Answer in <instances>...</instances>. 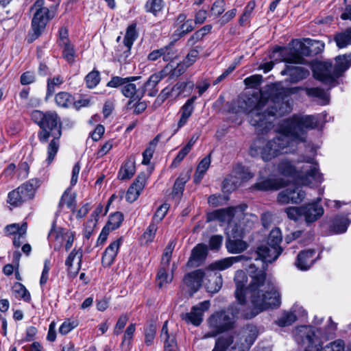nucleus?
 <instances>
[{
    "label": "nucleus",
    "instance_id": "nucleus-1",
    "mask_svg": "<svg viewBox=\"0 0 351 351\" xmlns=\"http://www.w3.org/2000/svg\"><path fill=\"white\" fill-rule=\"evenodd\" d=\"M281 241V231L275 228L270 232L267 242L250 253V258L256 263H251L248 266L247 272L252 278L250 289L252 302L261 309L269 305L280 306L281 303L278 287L274 281L266 280L265 272L267 263L276 261L282 253Z\"/></svg>",
    "mask_w": 351,
    "mask_h": 351
},
{
    "label": "nucleus",
    "instance_id": "nucleus-2",
    "mask_svg": "<svg viewBox=\"0 0 351 351\" xmlns=\"http://www.w3.org/2000/svg\"><path fill=\"white\" fill-rule=\"evenodd\" d=\"M241 110L248 115L250 123L261 133H266L274 126V121L291 110L286 97L267 98L261 92L244 96L239 101Z\"/></svg>",
    "mask_w": 351,
    "mask_h": 351
},
{
    "label": "nucleus",
    "instance_id": "nucleus-3",
    "mask_svg": "<svg viewBox=\"0 0 351 351\" xmlns=\"http://www.w3.org/2000/svg\"><path fill=\"white\" fill-rule=\"evenodd\" d=\"M236 284L235 297L238 303L230 305L227 309L219 311L212 314L208 319V326L209 328H215L220 333L232 330L234 328L236 319L240 317H244L250 319L256 316L258 313L267 308H278L280 306L269 305L263 309L259 308L252 302V292L250 285L247 289V293L249 295L251 304L253 307V311L249 315L244 313L243 305L245 303V286L246 282V276L245 273L240 270L236 272L234 276Z\"/></svg>",
    "mask_w": 351,
    "mask_h": 351
},
{
    "label": "nucleus",
    "instance_id": "nucleus-4",
    "mask_svg": "<svg viewBox=\"0 0 351 351\" xmlns=\"http://www.w3.org/2000/svg\"><path fill=\"white\" fill-rule=\"evenodd\" d=\"M32 119L37 124L40 131L38 133L39 141L45 143L52 138L47 146L46 161L50 164L53 160L60 148V138L62 136V123L60 118L55 111L43 112L34 110Z\"/></svg>",
    "mask_w": 351,
    "mask_h": 351
},
{
    "label": "nucleus",
    "instance_id": "nucleus-5",
    "mask_svg": "<svg viewBox=\"0 0 351 351\" xmlns=\"http://www.w3.org/2000/svg\"><path fill=\"white\" fill-rule=\"evenodd\" d=\"M294 144L289 136L280 130L276 137L267 141L263 138L255 140L250 146V154L252 156H260L264 161H269L280 154L295 150Z\"/></svg>",
    "mask_w": 351,
    "mask_h": 351
},
{
    "label": "nucleus",
    "instance_id": "nucleus-6",
    "mask_svg": "<svg viewBox=\"0 0 351 351\" xmlns=\"http://www.w3.org/2000/svg\"><path fill=\"white\" fill-rule=\"evenodd\" d=\"M304 164L299 171L286 159L281 160L278 165V171L285 176H291L303 185H316L322 181L317 163L312 157H304L301 160Z\"/></svg>",
    "mask_w": 351,
    "mask_h": 351
},
{
    "label": "nucleus",
    "instance_id": "nucleus-7",
    "mask_svg": "<svg viewBox=\"0 0 351 351\" xmlns=\"http://www.w3.org/2000/svg\"><path fill=\"white\" fill-rule=\"evenodd\" d=\"M335 62V66L330 62L315 64L313 68L314 77L326 84L335 86L337 79L351 66V53L336 57Z\"/></svg>",
    "mask_w": 351,
    "mask_h": 351
},
{
    "label": "nucleus",
    "instance_id": "nucleus-8",
    "mask_svg": "<svg viewBox=\"0 0 351 351\" xmlns=\"http://www.w3.org/2000/svg\"><path fill=\"white\" fill-rule=\"evenodd\" d=\"M318 119L314 115L294 114L283 120L280 130L287 134L293 144L305 141L306 130L315 128Z\"/></svg>",
    "mask_w": 351,
    "mask_h": 351
},
{
    "label": "nucleus",
    "instance_id": "nucleus-9",
    "mask_svg": "<svg viewBox=\"0 0 351 351\" xmlns=\"http://www.w3.org/2000/svg\"><path fill=\"white\" fill-rule=\"evenodd\" d=\"M295 337L297 341L306 345L305 351H345L344 342L336 340L330 343L323 349L319 339L315 335L313 328L308 326H301L295 329Z\"/></svg>",
    "mask_w": 351,
    "mask_h": 351
},
{
    "label": "nucleus",
    "instance_id": "nucleus-10",
    "mask_svg": "<svg viewBox=\"0 0 351 351\" xmlns=\"http://www.w3.org/2000/svg\"><path fill=\"white\" fill-rule=\"evenodd\" d=\"M247 206L241 204L235 207H229L227 208L217 210L212 213L213 219L223 223H228V232L232 230V228H237L239 226H244L247 223V226L252 228L253 222L248 217V215L244 212Z\"/></svg>",
    "mask_w": 351,
    "mask_h": 351
},
{
    "label": "nucleus",
    "instance_id": "nucleus-11",
    "mask_svg": "<svg viewBox=\"0 0 351 351\" xmlns=\"http://www.w3.org/2000/svg\"><path fill=\"white\" fill-rule=\"evenodd\" d=\"M43 0H38L32 9L36 10L32 21V31L29 33L28 42L32 43L38 38L43 32L47 22L53 17L49 9L43 7Z\"/></svg>",
    "mask_w": 351,
    "mask_h": 351
},
{
    "label": "nucleus",
    "instance_id": "nucleus-12",
    "mask_svg": "<svg viewBox=\"0 0 351 351\" xmlns=\"http://www.w3.org/2000/svg\"><path fill=\"white\" fill-rule=\"evenodd\" d=\"M37 182L34 180L23 184L8 195V203L13 206H19L34 197Z\"/></svg>",
    "mask_w": 351,
    "mask_h": 351
},
{
    "label": "nucleus",
    "instance_id": "nucleus-13",
    "mask_svg": "<svg viewBox=\"0 0 351 351\" xmlns=\"http://www.w3.org/2000/svg\"><path fill=\"white\" fill-rule=\"evenodd\" d=\"M248 229L250 228L247 223L242 226L239 225V228H232V230L228 232V238L226 243V247L229 253L239 254L247 250L248 244L242 239Z\"/></svg>",
    "mask_w": 351,
    "mask_h": 351
},
{
    "label": "nucleus",
    "instance_id": "nucleus-14",
    "mask_svg": "<svg viewBox=\"0 0 351 351\" xmlns=\"http://www.w3.org/2000/svg\"><path fill=\"white\" fill-rule=\"evenodd\" d=\"M258 335L256 326L254 325H247L240 330L239 341H235L232 350H239V351H247L253 345Z\"/></svg>",
    "mask_w": 351,
    "mask_h": 351
},
{
    "label": "nucleus",
    "instance_id": "nucleus-15",
    "mask_svg": "<svg viewBox=\"0 0 351 351\" xmlns=\"http://www.w3.org/2000/svg\"><path fill=\"white\" fill-rule=\"evenodd\" d=\"M306 195L305 192L300 186H291L281 191L277 196L278 204L285 205L288 204H300Z\"/></svg>",
    "mask_w": 351,
    "mask_h": 351
},
{
    "label": "nucleus",
    "instance_id": "nucleus-16",
    "mask_svg": "<svg viewBox=\"0 0 351 351\" xmlns=\"http://www.w3.org/2000/svg\"><path fill=\"white\" fill-rule=\"evenodd\" d=\"M210 303L209 300H205L193 306L189 313H183L181 317L188 324H192L198 326L203 321V315L205 311L210 308Z\"/></svg>",
    "mask_w": 351,
    "mask_h": 351
},
{
    "label": "nucleus",
    "instance_id": "nucleus-17",
    "mask_svg": "<svg viewBox=\"0 0 351 351\" xmlns=\"http://www.w3.org/2000/svg\"><path fill=\"white\" fill-rule=\"evenodd\" d=\"M232 173L233 175H231L223 181V188H226L228 185L232 184V186L230 188L234 189L241 182L247 181L254 176L247 168L242 166L237 167L234 169Z\"/></svg>",
    "mask_w": 351,
    "mask_h": 351
},
{
    "label": "nucleus",
    "instance_id": "nucleus-18",
    "mask_svg": "<svg viewBox=\"0 0 351 351\" xmlns=\"http://www.w3.org/2000/svg\"><path fill=\"white\" fill-rule=\"evenodd\" d=\"M320 198H317L316 202L306 204L302 206V217L308 224L315 222L319 219L324 214L323 207L319 204Z\"/></svg>",
    "mask_w": 351,
    "mask_h": 351
},
{
    "label": "nucleus",
    "instance_id": "nucleus-19",
    "mask_svg": "<svg viewBox=\"0 0 351 351\" xmlns=\"http://www.w3.org/2000/svg\"><path fill=\"white\" fill-rule=\"evenodd\" d=\"M171 70V69L167 66L164 69L152 74L143 85L141 90L143 92V95L145 92H147L149 96H155L158 93L157 84L168 75L169 71Z\"/></svg>",
    "mask_w": 351,
    "mask_h": 351
},
{
    "label": "nucleus",
    "instance_id": "nucleus-20",
    "mask_svg": "<svg viewBox=\"0 0 351 351\" xmlns=\"http://www.w3.org/2000/svg\"><path fill=\"white\" fill-rule=\"evenodd\" d=\"M205 273L197 269L187 274L183 278V283L191 295H193L202 286Z\"/></svg>",
    "mask_w": 351,
    "mask_h": 351
},
{
    "label": "nucleus",
    "instance_id": "nucleus-21",
    "mask_svg": "<svg viewBox=\"0 0 351 351\" xmlns=\"http://www.w3.org/2000/svg\"><path fill=\"white\" fill-rule=\"evenodd\" d=\"M83 256L82 251L79 249L76 250H73L65 261V265L66 266L68 274L71 278H75L82 266V259Z\"/></svg>",
    "mask_w": 351,
    "mask_h": 351
},
{
    "label": "nucleus",
    "instance_id": "nucleus-22",
    "mask_svg": "<svg viewBox=\"0 0 351 351\" xmlns=\"http://www.w3.org/2000/svg\"><path fill=\"white\" fill-rule=\"evenodd\" d=\"M253 259L250 258V256H245V255H240L237 256H230L222 258L221 260L217 261L212 264H210L207 271H213L215 270L218 271H223L226 269H228L233 264L243 261H252Z\"/></svg>",
    "mask_w": 351,
    "mask_h": 351
},
{
    "label": "nucleus",
    "instance_id": "nucleus-23",
    "mask_svg": "<svg viewBox=\"0 0 351 351\" xmlns=\"http://www.w3.org/2000/svg\"><path fill=\"white\" fill-rule=\"evenodd\" d=\"M273 58L276 61L285 62L287 63H302L304 58L298 53L292 51H288L284 48L279 47L273 51Z\"/></svg>",
    "mask_w": 351,
    "mask_h": 351
},
{
    "label": "nucleus",
    "instance_id": "nucleus-24",
    "mask_svg": "<svg viewBox=\"0 0 351 351\" xmlns=\"http://www.w3.org/2000/svg\"><path fill=\"white\" fill-rule=\"evenodd\" d=\"M146 183V175L140 173L132 184L129 187L126 193V200L129 202H134L138 197L141 191Z\"/></svg>",
    "mask_w": 351,
    "mask_h": 351
},
{
    "label": "nucleus",
    "instance_id": "nucleus-25",
    "mask_svg": "<svg viewBox=\"0 0 351 351\" xmlns=\"http://www.w3.org/2000/svg\"><path fill=\"white\" fill-rule=\"evenodd\" d=\"M282 75L289 76L287 80L291 83H297L309 75V71L302 66H287L286 69L281 71Z\"/></svg>",
    "mask_w": 351,
    "mask_h": 351
},
{
    "label": "nucleus",
    "instance_id": "nucleus-26",
    "mask_svg": "<svg viewBox=\"0 0 351 351\" xmlns=\"http://www.w3.org/2000/svg\"><path fill=\"white\" fill-rule=\"evenodd\" d=\"M197 97L193 96L189 99L186 103L181 107L180 112V118L177 123L176 128L174 130L173 134H176L181 128L186 125L189 118L191 116L194 110V102Z\"/></svg>",
    "mask_w": 351,
    "mask_h": 351
},
{
    "label": "nucleus",
    "instance_id": "nucleus-27",
    "mask_svg": "<svg viewBox=\"0 0 351 351\" xmlns=\"http://www.w3.org/2000/svg\"><path fill=\"white\" fill-rule=\"evenodd\" d=\"M315 254L314 250H306L300 252L297 256L296 267L300 270L308 269L315 261Z\"/></svg>",
    "mask_w": 351,
    "mask_h": 351
},
{
    "label": "nucleus",
    "instance_id": "nucleus-28",
    "mask_svg": "<svg viewBox=\"0 0 351 351\" xmlns=\"http://www.w3.org/2000/svg\"><path fill=\"white\" fill-rule=\"evenodd\" d=\"M134 80H129L123 84L121 88L122 94L131 99L128 102V108H131L132 104L134 101H138L143 97V92L141 90H137L136 84H133L132 82Z\"/></svg>",
    "mask_w": 351,
    "mask_h": 351
},
{
    "label": "nucleus",
    "instance_id": "nucleus-29",
    "mask_svg": "<svg viewBox=\"0 0 351 351\" xmlns=\"http://www.w3.org/2000/svg\"><path fill=\"white\" fill-rule=\"evenodd\" d=\"M285 182L281 178H260L253 188L258 191L278 190L283 186Z\"/></svg>",
    "mask_w": 351,
    "mask_h": 351
},
{
    "label": "nucleus",
    "instance_id": "nucleus-30",
    "mask_svg": "<svg viewBox=\"0 0 351 351\" xmlns=\"http://www.w3.org/2000/svg\"><path fill=\"white\" fill-rule=\"evenodd\" d=\"M121 243V239H119L110 244L106 249L101 263L104 267H110L114 262Z\"/></svg>",
    "mask_w": 351,
    "mask_h": 351
},
{
    "label": "nucleus",
    "instance_id": "nucleus-31",
    "mask_svg": "<svg viewBox=\"0 0 351 351\" xmlns=\"http://www.w3.org/2000/svg\"><path fill=\"white\" fill-rule=\"evenodd\" d=\"M208 247L203 243L197 244L192 250L188 264L198 266L206 257Z\"/></svg>",
    "mask_w": 351,
    "mask_h": 351
},
{
    "label": "nucleus",
    "instance_id": "nucleus-32",
    "mask_svg": "<svg viewBox=\"0 0 351 351\" xmlns=\"http://www.w3.org/2000/svg\"><path fill=\"white\" fill-rule=\"evenodd\" d=\"M136 24L132 23L129 25L126 29L125 35L123 39V45L125 50L123 51V56L125 59L130 54V49L134 40L138 37V33L136 30Z\"/></svg>",
    "mask_w": 351,
    "mask_h": 351
},
{
    "label": "nucleus",
    "instance_id": "nucleus-33",
    "mask_svg": "<svg viewBox=\"0 0 351 351\" xmlns=\"http://www.w3.org/2000/svg\"><path fill=\"white\" fill-rule=\"evenodd\" d=\"M205 276L208 278L207 282L205 283L208 292L213 293L218 292L223 284V279L221 274L216 272L212 274L207 271V273H205Z\"/></svg>",
    "mask_w": 351,
    "mask_h": 351
},
{
    "label": "nucleus",
    "instance_id": "nucleus-34",
    "mask_svg": "<svg viewBox=\"0 0 351 351\" xmlns=\"http://www.w3.org/2000/svg\"><path fill=\"white\" fill-rule=\"evenodd\" d=\"M167 324V321L164 323L160 333V338L164 341L165 351H169L170 350L178 351L175 335L169 333Z\"/></svg>",
    "mask_w": 351,
    "mask_h": 351
},
{
    "label": "nucleus",
    "instance_id": "nucleus-35",
    "mask_svg": "<svg viewBox=\"0 0 351 351\" xmlns=\"http://www.w3.org/2000/svg\"><path fill=\"white\" fill-rule=\"evenodd\" d=\"M234 336L232 335H225L220 336L215 341L214 348L212 351H226L230 346L234 344Z\"/></svg>",
    "mask_w": 351,
    "mask_h": 351
},
{
    "label": "nucleus",
    "instance_id": "nucleus-36",
    "mask_svg": "<svg viewBox=\"0 0 351 351\" xmlns=\"http://www.w3.org/2000/svg\"><path fill=\"white\" fill-rule=\"evenodd\" d=\"M134 159L130 158L120 169L118 178L121 180L130 179L135 173Z\"/></svg>",
    "mask_w": 351,
    "mask_h": 351
},
{
    "label": "nucleus",
    "instance_id": "nucleus-37",
    "mask_svg": "<svg viewBox=\"0 0 351 351\" xmlns=\"http://www.w3.org/2000/svg\"><path fill=\"white\" fill-rule=\"evenodd\" d=\"M349 219L344 216L335 217L331 224V230L335 234H340L345 232L349 225Z\"/></svg>",
    "mask_w": 351,
    "mask_h": 351
},
{
    "label": "nucleus",
    "instance_id": "nucleus-38",
    "mask_svg": "<svg viewBox=\"0 0 351 351\" xmlns=\"http://www.w3.org/2000/svg\"><path fill=\"white\" fill-rule=\"evenodd\" d=\"M210 165V156L204 158L198 164L194 175V182L199 183Z\"/></svg>",
    "mask_w": 351,
    "mask_h": 351
},
{
    "label": "nucleus",
    "instance_id": "nucleus-39",
    "mask_svg": "<svg viewBox=\"0 0 351 351\" xmlns=\"http://www.w3.org/2000/svg\"><path fill=\"white\" fill-rule=\"evenodd\" d=\"M12 294L17 299H21L29 302L31 300V295L25 287L20 283L15 282L12 287Z\"/></svg>",
    "mask_w": 351,
    "mask_h": 351
},
{
    "label": "nucleus",
    "instance_id": "nucleus-40",
    "mask_svg": "<svg viewBox=\"0 0 351 351\" xmlns=\"http://www.w3.org/2000/svg\"><path fill=\"white\" fill-rule=\"evenodd\" d=\"M335 40L339 48H343L351 45V27L344 32L337 34L335 36Z\"/></svg>",
    "mask_w": 351,
    "mask_h": 351
},
{
    "label": "nucleus",
    "instance_id": "nucleus-41",
    "mask_svg": "<svg viewBox=\"0 0 351 351\" xmlns=\"http://www.w3.org/2000/svg\"><path fill=\"white\" fill-rule=\"evenodd\" d=\"M169 269L165 267H161L157 274L156 282L160 288H162L173 280V274L168 273Z\"/></svg>",
    "mask_w": 351,
    "mask_h": 351
},
{
    "label": "nucleus",
    "instance_id": "nucleus-42",
    "mask_svg": "<svg viewBox=\"0 0 351 351\" xmlns=\"http://www.w3.org/2000/svg\"><path fill=\"white\" fill-rule=\"evenodd\" d=\"M62 48V56L69 62L73 63L76 57L74 45L69 43H64L60 45Z\"/></svg>",
    "mask_w": 351,
    "mask_h": 351
},
{
    "label": "nucleus",
    "instance_id": "nucleus-43",
    "mask_svg": "<svg viewBox=\"0 0 351 351\" xmlns=\"http://www.w3.org/2000/svg\"><path fill=\"white\" fill-rule=\"evenodd\" d=\"M305 90L308 96L319 99L322 104H327L329 101L328 93L320 88H306Z\"/></svg>",
    "mask_w": 351,
    "mask_h": 351
},
{
    "label": "nucleus",
    "instance_id": "nucleus-44",
    "mask_svg": "<svg viewBox=\"0 0 351 351\" xmlns=\"http://www.w3.org/2000/svg\"><path fill=\"white\" fill-rule=\"evenodd\" d=\"M123 220V215L121 213H114L113 214H111L110 215L108 221L105 227L107 228L110 231L114 230L121 226Z\"/></svg>",
    "mask_w": 351,
    "mask_h": 351
},
{
    "label": "nucleus",
    "instance_id": "nucleus-45",
    "mask_svg": "<svg viewBox=\"0 0 351 351\" xmlns=\"http://www.w3.org/2000/svg\"><path fill=\"white\" fill-rule=\"evenodd\" d=\"M296 320V316L293 312H284L276 321L278 326L280 327L288 326L293 324Z\"/></svg>",
    "mask_w": 351,
    "mask_h": 351
},
{
    "label": "nucleus",
    "instance_id": "nucleus-46",
    "mask_svg": "<svg viewBox=\"0 0 351 351\" xmlns=\"http://www.w3.org/2000/svg\"><path fill=\"white\" fill-rule=\"evenodd\" d=\"M161 50H162V59L165 62L171 61L178 56V51L173 42L162 47Z\"/></svg>",
    "mask_w": 351,
    "mask_h": 351
},
{
    "label": "nucleus",
    "instance_id": "nucleus-47",
    "mask_svg": "<svg viewBox=\"0 0 351 351\" xmlns=\"http://www.w3.org/2000/svg\"><path fill=\"white\" fill-rule=\"evenodd\" d=\"M100 80V73L97 70H93L85 77V82L88 88H95L99 83Z\"/></svg>",
    "mask_w": 351,
    "mask_h": 351
},
{
    "label": "nucleus",
    "instance_id": "nucleus-48",
    "mask_svg": "<svg viewBox=\"0 0 351 351\" xmlns=\"http://www.w3.org/2000/svg\"><path fill=\"white\" fill-rule=\"evenodd\" d=\"M56 104L62 108H68L73 101L71 95L66 92H60L55 97Z\"/></svg>",
    "mask_w": 351,
    "mask_h": 351
},
{
    "label": "nucleus",
    "instance_id": "nucleus-49",
    "mask_svg": "<svg viewBox=\"0 0 351 351\" xmlns=\"http://www.w3.org/2000/svg\"><path fill=\"white\" fill-rule=\"evenodd\" d=\"M159 136H157L150 143L149 147L143 153L142 164L148 165L153 156L155 147L158 141Z\"/></svg>",
    "mask_w": 351,
    "mask_h": 351
},
{
    "label": "nucleus",
    "instance_id": "nucleus-50",
    "mask_svg": "<svg viewBox=\"0 0 351 351\" xmlns=\"http://www.w3.org/2000/svg\"><path fill=\"white\" fill-rule=\"evenodd\" d=\"M157 230L158 223L152 221L142 235V239L145 241V243L152 242L155 238Z\"/></svg>",
    "mask_w": 351,
    "mask_h": 351
},
{
    "label": "nucleus",
    "instance_id": "nucleus-51",
    "mask_svg": "<svg viewBox=\"0 0 351 351\" xmlns=\"http://www.w3.org/2000/svg\"><path fill=\"white\" fill-rule=\"evenodd\" d=\"M138 78V77H121L119 76H114L107 83L106 86L110 88H118L119 86L122 88L123 84L129 80H136Z\"/></svg>",
    "mask_w": 351,
    "mask_h": 351
},
{
    "label": "nucleus",
    "instance_id": "nucleus-52",
    "mask_svg": "<svg viewBox=\"0 0 351 351\" xmlns=\"http://www.w3.org/2000/svg\"><path fill=\"white\" fill-rule=\"evenodd\" d=\"M163 8L162 0H148L145 4V10L147 12L152 13L155 16Z\"/></svg>",
    "mask_w": 351,
    "mask_h": 351
},
{
    "label": "nucleus",
    "instance_id": "nucleus-53",
    "mask_svg": "<svg viewBox=\"0 0 351 351\" xmlns=\"http://www.w3.org/2000/svg\"><path fill=\"white\" fill-rule=\"evenodd\" d=\"M63 82V78L60 75L55 76L52 79L47 80V97L51 96L55 90L56 87L60 86Z\"/></svg>",
    "mask_w": 351,
    "mask_h": 351
},
{
    "label": "nucleus",
    "instance_id": "nucleus-54",
    "mask_svg": "<svg viewBox=\"0 0 351 351\" xmlns=\"http://www.w3.org/2000/svg\"><path fill=\"white\" fill-rule=\"evenodd\" d=\"M287 217L293 221H298L302 217V206H289L285 209Z\"/></svg>",
    "mask_w": 351,
    "mask_h": 351
},
{
    "label": "nucleus",
    "instance_id": "nucleus-55",
    "mask_svg": "<svg viewBox=\"0 0 351 351\" xmlns=\"http://www.w3.org/2000/svg\"><path fill=\"white\" fill-rule=\"evenodd\" d=\"M194 29L193 22L191 19H188L187 21L182 23L178 26L176 30V33L180 37H182L189 32H191Z\"/></svg>",
    "mask_w": 351,
    "mask_h": 351
},
{
    "label": "nucleus",
    "instance_id": "nucleus-56",
    "mask_svg": "<svg viewBox=\"0 0 351 351\" xmlns=\"http://www.w3.org/2000/svg\"><path fill=\"white\" fill-rule=\"evenodd\" d=\"M27 228V223H23L21 226L17 223L7 226L5 229L9 234L16 235L19 234H25Z\"/></svg>",
    "mask_w": 351,
    "mask_h": 351
},
{
    "label": "nucleus",
    "instance_id": "nucleus-57",
    "mask_svg": "<svg viewBox=\"0 0 351 351\" xmlns=\"http://www.w3.org/2000/svg\"><path fill=\"white\" fill-rule=\"evenodd\" d=\"M189 178V176L186 175L184 176H180L175 182L173 193L174 195L182 194L184 185Z\"/></svg>",
    "mask_w": 351,
    "mask_h": 351
},
{
    "label": "nucleus",
    "instance_id": "nucleus-58",
    "mask_svg": "<svg viewBox=\"0 0 351 351\" xmlns=\"http://www.w3.org/2000/svg\"><path fill=\"white\" fill-rule=\"evenodd\" d=\"M169 208V206L167 204L160 205L156 210L152 221L158 224L165 217Z\"/></svg>",
    "mask_w": 351,
    "mask_h": 351
},
{
    "label": "nucleus",
    "instance_id": "nucleus-59",
    "mask_svg": "<svg viewBox=\"0 0 351 351\" xmlns=\"http://www.w3.org/2000/svg\"><path fill=\"white\" fill-rule=\"evenodd\" d=\"M78 326V322L77 320L68 319L64 322L60 328L59 332L60 334L64 335L71 332L73 329Z\"/></svg>",
    "mask_w": 351,
    "mask_h": 351
},
{
    "label": "nucleus",
    "instance_id": "nucleus-60",
    "mask_svg": "<svg viewBox=\"0 0 351 351\" xmlns=\"http://www.w3.org/2000/svg\"><path fill=\"white\" fill-rule=\"evenodd\" d=\"M226 10L225 0H216L211 7V14L218 16L221 14Z\"/></svg>",
    "mask_w": 351,
    "mask_h": 351
},
{
    "label": "nucleus",
    "instance_id": "nucleus-61",
    "mask_svg": "<svg viewBox=\"0 0 351 351\" xmlns=\"http://www.w3.org/2000/svg\"><path fill=\"white\" fill-rule=\"evenodd\" d=\"M306 42L308 45H309V51L311 53L317 54L324 50V44L322 42L309 38L306 40Z\"/></svg>",
    "mask_w": 351,
    "mask_h": 351
},
{
    "label": "nucleus",
    "instance_id": "nucleus-62",
    "mask_svg": "<svg viewBox=\"0 0 351 351\" xmlns=\"http://www.w3.org/2000/svg\"><path fill=\"white\" fill-rule=\"evenodd\" d=\"M156 328L154 325L150 324L145 329V342L147 346L152 344L156 335Z\"/></svg>",
    "mask_w": 351,
    "mask_h": 351
},
{
    "label": "nucleus",
    "instance_id": "nucleus-63",
    "mask_svg": "<svg viewBox=\"0 0 351 351\" xmlns=\"http://www.w3.org/2000/svg\"><path fill=\"white\" fill-rule=\"evenodd\" d=\"M128 320V316L125 314L119 317L114 328V334L115 335H119L122 332V330L126 325Z\"/></svg>",
    "mask_w": 351,
    "mask_h": 351
},
{
    "label": "nucleus",
    "instance_id": "nucleus-64",
    "mask_svg": "<svg viewBox=\"0 0 351 351\" xmlns=\"http://www.w3.org/2000/svg\"><path fill=\"white\" fill-rule=\"evenodd\" d=\"M198 56H199V51L197 49H191L187 54V56L184 61V64L186 66H190L197 60Z\"/></svg>",
    "mask_w": 351,
    "mask_h": 351
}]
</instances>
